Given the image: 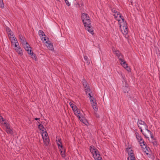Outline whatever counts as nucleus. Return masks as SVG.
Masks as SVG:
<instances>
[{
    "label": "nucleus",
    "instance_id": "f257e3e1",
    "mask_svg": "<svg viewBox=\"0 0 160 160\" xmlns=\"http://www.w3.org/2000/svg\"><path fill=\"white\" fill-rule=\"evenodd\" d=\"M81 18L86 29L92 35L93 34V28L91 24V21L88 15L83 13L82 14Z\"/></svg>",
    "mask_w": 160,
    "mask_h": 160
},
{
    "label": "nucleus",
    "instance_id": "f03ea898",
    "mask_svg": "<svg viewBox=\"0 0 160 160\" xmlns=\"http://www.w3.org/2000/svg\"><path fill=\"white\" fill-rule=\"evenodd\" d=\"M114 53L119 58L121 65L128 71H130V68L128 66L126 62L124 59L123 56L122 55L121 52L118 51H115Z\"/></svg>",
    "mask_w": 160,
    "mask_h": 160
},
{
    "label": "nucleus",
    "instance_id": "7ed1b4c3",
    "mask_svg": "<svg viewBox=\"0 0 160 160\" xmlns=\"http://www.w3.org/2000/svg\"><path fill=\"white\" fill-rule=\"evenodd\" d=\"M90 150L95 160H103L100 156L98 150L94 146H91L90 147Z\"/></svg>",
    "mask_w": 160,
    "mask_h": 160
},
{
    "label": "nucleus",
    "instance_id": "20e7f679",
    "mask_svg": "<svg viewBox=\"0 0 160 160\" xmlns=\"http://www.w3.org/2000/svg\"><path fill=\"white\" fill-rule=\"evenodd\" d=\"M118 25H119L120 30L122 33L125 36L126 38H128V29L127 26V24L126 21L122 23L120 22Z\"/></svg>",
    "mask_w": 160,
    "mask_h": 160
},
{
    "label": "nucleus",
    "instance_id": "39448f33",
    "mask_svg": "<svg viewBox=\"0 0 160 160\" xmlns=\"http://www.w3.org/2000/svg\"><path fill=\"white\" fill-rule=\"evenodd\" d=\"M112 12L113 15L114 17V18L118 21V24H120V22L122 23L125 21L123 17L119 12L113 9L112 10Z\"/></svg>",
    "mask_w": 160,
    "mask_h": 160
},
{
    "label": "nucleus",
    "instance_id": "423d86ee",
    "mask_svg": "<svg viewBox=\"0 0 160 160\" xmlns=\"http://www.w3.org/2000/svg\"><path fill=\"white\" fill-rule=\"evenodd\" d=\"M9 39L11 42V47H12L14 45H17L19 43L18 41L15 37L13 33L12 32L11 34L9 35Z\"/></svg>",
    "mask_w": 160,
    "mask_h": 160
},
{
    "label": "nucleus",
    "instance_id": "0eeeda50",
    "mask_svg": "<svg viewBox=\"0 0 160 160\" xmlns=\"http://www.w3.org/2000/svg\"><path fill=\"white\" fill-rule=\"evenodd\" d=\"M148 128H147L144 129V130H142V131L141 132L145 138H147L149 139V138L150 136L152 139H153L154 136L152 132L150 130L148 129Z\"/></svg>",
    "mask_w": 160,
    "mask_h": 160
},
{
    "label": "nucleus",
    "instance_id": "6e6552de",
    "mask_svg": "<svg viewBox=\"0 0 160 160\" xmlns=\"http://www.w3.org/2000/svg\"><path fill=\"white\" fill-rule=\"evenodd\" d=\"M137 124L138 128L140 129L141 132H142L144 129L148 128L146 122L141 120H138Z\"/></svg>",
    "mask_w": 160,
    "mask_h": 160
},
{
    "label": "nucleus",
    "instance_id": "1a4fd4ad",
    "mask_svg": "<svg viewBox=\"0 0 160 160\" xmlns=\"http://www.w3.org/2000/svg\"><path fill=\"white\" fill-rule=\"evenodd\" d=\"M135 134L137 139L139 142L140 146L144 147L145 146V144H146V142H144L141 135L137 132H136Z\"/></svg>",
    "mask_w": 160,
    "mask_h": 160
},
{
    "label": "nucleus",
    "instance_id": "9d476101",
    "mask_svg": "<svg viewBox=\"0 0 160 160\" xmlns=\"http://www.w3.org/2000/svg\"><path fill=\"white\" fill-rule=\"evenodd\" d=\"M127 151L129 155V157L128 158V160H136L133 151L131 148H127Z\"/></svg>",
    "mask_w": 160,
    "mask_h": 160
},
{
    "label": "nucleus",
    "instance_id": "9b49d317",
    "mask_svg": "<svg viewBox=\"0 0 160 160\" xmlns=\"http://www.w3.org/2000/svg\"><path fill=\"white\" fill-rule=\"evenodd\" d=\"M42 135L44 144L46 146H48L49 144V139L47 132L46 131L42 132Z\"/></svg>",
    "mask_w": 160,
    "mask_h": 160
},
{
    "label": "nucleus",
    "instance_id": "f8f14e48",
    "mask_svg": "<svg viewBox=\"0 0 160 160\" xmlns=\"http://www.w3.org/2000/svg\"><path fill=\"white\" fill-rule=\"evenodd\" d=\"M43 42L49 50L51 51L54 50L53 44L49 41V38H47V40Z\"/></svg>",
    "mask_w": 160,
    "mask_h": 160
},
{
    "label": "nucleus",
    "instance_id": "ddd939ff",
    "mask_svg": "<svg viewBox=\"0 0 160 160\" xmlns=\"http://www.w3.org/2000/svg\"><path fill=\"white\" fill-rule=\"evenodd\" d=\"M12 47L18 53L19 55L22 56L23 55V52L21 48L19 46V43L18 44L17 46L16 45H14Z\"/></svg>",
    "mask_w": 160,
    "mask_h": 160
},
{
    "label": "nucleus",
    "instance_id": "4468645a",
    "mask_svg": "<svg viewBox=\"0 0 160 160\" xmlns=\"http://www.w3.org/2000/svg\"><path fill=\"white\" fill-rule=\"evenodd\" d=\"M72 109L73 111L74 114L79 119L81 118V115H80V111L78 109L77 106L73 107Z\"/></svg>",
    "mask_w": 160,
    "mask_h": 160
},
{
    "label": "nucleus",
    "instance_id": "2eb2a0df",
    "mask_svg": "<svg viewBox=\"0 0 160 160\" xmlns=\"http://www.w3.org/2000/svg\"><path fill=\"white\" fill-rule=\"evenodd\" d=\"M82 82L84 89L86 90V93L89 92L90 91V89L88 85V84L86 81L85 79H82Z\"/></svg>",
    "mask_w": 160,
    "mask_h": 160
},
{
    "label": "nucleus",
    "instance_id": "dca6fc26",
    "mask_svg": "<svg viewBox=\"0 0 160 160\" xmlns=\"http://www.w3.org/2000/svg\"><path fill=\"white\" fill-rule=\"evenodd\" d=\"M39 35L41 39L43 42L46 41L47 38L46 37V35L41 30H40L38 32Z\"/></svg>",
    "mask_w": 160,
    "mask_h": 160
},
{
    "label": "nucleus",
    "instance_id": "f3484780",
    "mask_svg": "<svg viewBox=\"0 0 160 160\" xmlns=\"http://www.w3.org/2000/svg\"><path fill=\"white\" fill-rule=\"evenodd\" d=\"M145 146H141V148H143V151L147 155H150L151 153V150L150 148L147 147L146 145V144H145Z\"/></svg>",
    "mask_w": 160,
    "mask_h": 160
},
{
    "label": "nucleus",
    "instance_id": "a211bd4d",
    "mask_svg": "<svg viewBox=\"0 0 160 160\" xmlns=\"http://www.w3.org/2000/svg\"><path fill=\"white\" fill-rule=\"evenodd\" d=\"M5 122H1V125L2 126L6 128V129H9V128L11 127L10 124L8 122V121H5Z\"/></svg>",
    "mask_w": 160,
    "mask_h": 160
},
{
    "label": "nucleus",
    "instance_id": "6ab92c4d",
    "mask_svg": "<svg viewBox=\"0 0 160 160\" xmlns=\"http://www.w3.org/2000/svg\"><path fill=\"white\" fill-rule=\"evenodd\" d=\"M92 105V107L93 109L95 111H97L98 110V108L97 106V103L96 100H95L94 102H91Z\"/></svg>",
    "mask_w": 160,
    "mask_h": 160
},
{
    "label": "nucleus",
    "instance_id": "aec40b11",
    "mask_svg": "<svg viewBox=\"0 0 160 160\" xmlns=\"http://www.w3.org/2000/svg\"><path fill=\"white\" fill-rule=\"evenodd\" d=\"M6 132L9 134L12 135L13 134V132L12 129L11 128V127L9 128V129H7L6 130Z\"/></svg>",
    "mask_w": 160,
    "mask_h": 160
},
{
    "label": "nucleus",
    "instance_id": "412c9836",
    "mask_svg": "<svg viewBox=\"0 0 160 160\" xmlns=\"http://www.w3.org/2000/svg\"><path fill=\"white\" fill-rule=\"evenodd\" d=\"M57 143L59 149H60V148H62V146L60 139H58V141L57 140Z\"/></svg>",
    "mask_w": 160,
    "mask_h": 160
},
{
    "label": "nucleus",
    "instance_id": "4be33fe9",
    "mask_svg": "<svg viewBox=\"0 0 160 160\" xmlns=\"http://www.w3.org/2000/svg\"><path fill=\"white\" fill-rule=\"evenodd\" d=\"M84 58L85 60V61L87 63V64L88 65H89L90 63V62L88 58L87 57V56H84Z\"/></svg>",
    "mask_w": 160,
    "mask_h": 160
},
{
    "label": "nucleus",
    "instance_id": "5701e85b",
    "mask_svg": "<svg viewBox=\"0 0 160 160\" xmlns=\"http://www.w3.org/2000/svg\"><path fill=\"white\" fill-rule=\"evenodd\" d=\"M38 128L40 130L42 131V132L46 131L45 129L44 128L43 125L40 124L38 126Z\"/></svg>",
    "mask_w": 160,
    "mask_h": 160
},
{
    "label": "nucleus",
    "instance_id": "b1692460",
    "mask_svg": "<svg viewBox=\"0 0 160 160\" xmlns=\"http://www.w3.org/2000/svg\"><path fill=\"white\" fill-rule=\"evenodd\" d=\"M60 151L62 157L64 158H65L66 156L65 152L63 150V148L60 149Z\"/></svg>",
    "mask_w": 160,
    "mask_h": 160
},
{
    "label": "nucleus",
    "instance_id": "393cba45",
    "mask_svg": "<svg viewBox=\"0 0 160 160\" xmlns=\"http://www.w3.org/2000/svg\"><path fill=\"white\" fill-rule=\"evenodd\" d=\"M24 48L28 54H31V52L32 51L31 50V47H25Z\"/></svg>",
    "mask_w": 160,
    "mask_h": 160
},
{
    "label": "nucleus",
    "instance_id": "a878e982",
    "mask_svg": "<svg viewBox=\"0 0 160 160\" xmlns=\"http://www.w3.org/2000/svg\"><path fill=\"white\" fill-rule=\"evenodd\" d=\"M29 54L31 55L32 58H33V59H34L36 60H37V57L36 56V55L33 53L32 51V52H31V54Z\"/></svg>",
    "mask_w": 160,
    "mask_h": 160
},
{
    "label": "nucleus",
    "instance_id": "bb28decb",
    "mask_svg": "<svg viewBox=\"0 0 160 160\" xmlns=\"http://www.w3.org/2000/svg\"><path fill=\"white\" fill-rule=\"evenodd\" d=\"M6 31L7 32V33L8 34V37H9V34H11L12 32V33H13V32L8 28H6Z\"/></svg>",
    "mask_w": 160,
    "mask_h": 160
},
{
    "label": "nucleus",
    "instance_id": "cd10ccee",
    "mask_svg": "<svg viewBox=\"0 0 160 160\" xmlns=\"http://www.w3.org/2000/svg\"><path fill=\"white\" fill-rule=\"evenodd\" d=\"M0 7L2 8H3L4 7L2 0H0Z\"/></svg>",
    "mask_w": 160,
    "mask_h": 160
},
{
    "label": "nucleus",
    "instance_id": "c85d7f7f",
    "mask_svg": "<svg viewBox=\"0 0 160 160\" xmlns=\"http://www.w3.org/2000/svg\"><path fill=\"white\" fill-rule=\"evenodd\" d=\"M69 104L72 108H73V107L76 106L75 105L73 102H69Z\"/></svg>",
    "mask_w": 160,
    "mask_h": 160
},
{
    "label": "nucleus",
    "instance_id": "c756f323",
    "mask_svg": "<svg viewBox=\"0 0 160 160\" xmlns=\"http://www.w3.org/2000/svg\"><path fill=\"white\" fill-rule=\"evenodd\" d=\"M20 41L23 46L27 42H26L25 38H24V39H23L20 40Z\"/></svg>",
    "mask_w": 160,
    "mask_h": 160
},
{
    "label": "nucleus",
    "instance_id": "7c9ffc66",
    "mask_svg": "<svg viewBox=\"0 0 160 160\" xmlns=\"http://www.w3.org/2000/svg\"><path fill=\"white\" fill-rule=\"evenodd\" d=\"M4 121H5V120L0 115V122L1 123V122H3Z\"/></svg>",
    "mask_w": 160,
    "mask_h": 160
},
{
    "label": "nucleus",
    "instance_id": "2f4dec72",
    "mask_svg": "<svg viewBox=\"0 0 160 160\" xmlns=\"http://www.w3.org/2000/svg\"><path fill=\"white\" fill-rule=\"evenodd\" d=\"M19 38L20 40H21L23 39H24V38H25L21 35H19Z\"/></svg>",
    "mask_w": 160,
    "mask_h": 160
},
{
    "label": "nucleus",
    "instance_id": "473e14b6",
    "mask_svg": "<svg viewBox=\"0 0 160 160\" xmlns=\"http://www.w3.org/2000/svg\"><path fill=\"white\" fill-rule=\"evenodd\" d=\"M90 102H94L95 100H96L95 99H94L93 98L92 96H91L90 98Z\"/></svg>",
    "mask_w": 160,
    "mask_h": 160
},
{
    "label": "nucleus",
    "instance_id": "72a5a7b5",
    "mask_svg": "<svg viewBox=\"0 0 160 160\" xmlns=\"http://www.w3.org/2000/svg\"><path fill=\"white\" fill-rule=\"evenodd\" d=\"M23 47L24 48H25V47H31L29 44L27 42L26 43H25V44H24L23 45Z\"/></svg>",
    "mask_w": 160,
    "mask_h": 160
},
{
    "label": "nucleus",
    "instance_id": "f704fd0d",
    "mask_svg": "<svg viewBox=\"0 0 160 160\" xmlns=\"http://www.w3.org/2000/svg\"><path fill=\"white\" fill-rule=\"evenodd\" d=\"M64 1H65V3L67 6H69L70 5V4L69 3L68 0H64Z\"/></svg>",
    "mask_w": 160,
    "mask_h": 160
},
{
    "label": "nucleus",
    "instance_id": "c9c22d12",
    "mask_svg": "<svg viewBox=\"0 0 160 160\" xmlns=\"http://www.w3.org/2000/svg\"><path fill=\"white\" fill-rule=\"evenodd\" d=\"M79 119L83 123H84V122H83V119L82 118L81 119H80V118Z\"/></svg>",
    "mask_w": 160,
    "mask_h": 160
},
{
    "label": "nucleus",
    "instance_id": "e433bc0d",
    "mask_svg": "<svg viewBox=\"0 0 160 160\" xmlns=\"http://www.w3.org/2000/svg\"><path fill=\"white\" fill-rule=\"evenodd\" d=\"M35 120H40V118H36L35 119Z\"/></svg>",
    "mask_w": 160,
    "mask_h": 160
},
{
    "label": "nucleus",
    "instance_id": "4c0bfd02",
    "mask_svg": "<svg viewBox=\"0 0 160 160\" xmlns=\"http://www.w3.org/2000/svg\"><path fill=\"white\" fill-rule=\"evenodd\" d=\"M88 95L90 97V98L92 96H91V94L90 93H89L88 94Z\"/></svg>",
    "mask_w": 160,
    "mask_h": 160
},
{
    "label": "nucleus",
    "instance_id": "58836bf2",
    "mask_svg": "<svg viewBox=\"0 0 160 160\" xmlns=\"http://www.w3.org/2000/svg\"><path fill=\"white\" fill-rule=\"evenodd\" d=\"M156 160H159V159H157Z\"/></svg>",
    "mask_w": 160,
    "mask_h": 160
}]
</instances>
